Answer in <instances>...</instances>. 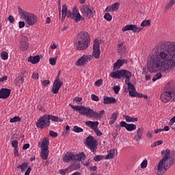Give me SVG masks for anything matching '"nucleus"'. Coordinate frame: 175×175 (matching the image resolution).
Instances as JSON below:
<instances>
[{"instance_id": "1", "label": "nucleus", "mask_w": 175, "mask_h": 175, "mask_svg": "<svg viewBox=\"0 0 175 175\" xmlns=\"http://www.w3.org/2000/svg\"><path fill=\"white\" fill-rule=\"evenodd\" d=\"M148 70L166 72L175 66V42H165L156 46L154 51L148 57Z\"/></svg>"}, {"instance_id": "2", "label": "nucleus", "mask_w": 175, "mask_h": 175, "mask_svg": "<svg viewBox=\"0 0 175 175\" xmlns=\"http://www.w3.org/2000/svg\"><path fill=\"white\" fill-rule=\"evenodd\" d=\"M161 155L163 159L159 162L157 165V170L156 171V174L162 175L172 166L175 163V157L173 156V154L170 152L169 149L163 150L161 152Z\"/></svg>"}, {"instance_id": "3", "label": "nucleus", "mask_w": 175, "mask_h": 175, "mask_svg": "<svg viewBox=\"0 0 175 175\" xmlns=\"http://www.w3.org/2000/svg\"><path fill=\"white\" fill-rule=\"evenodd\" d=\"M84 159H85V154L84 152L73 154L70 152H68L63 158L64 162H66V163L73 162V164L72 165H77L79 169H80V161H84Z\"/></svg>"}, {"instance_id": "4", "label": "nucleus", "mask_w": 175, "mask_h": 175, "mask_svg": "<svg viewBox=\"0 0 175 175\" xmlns=\"http://www.w3.org/2000/svg\"><path fill=\"white\" fill-rule=\"evenodd\" d=\"M18 9V13L21 16V18L24 20L26 24H28V25H35L38 23V16L36 15L27 12V11H23L20 7Z\"/></svg>"}, {"instance_id": "5", "label": "nucleus", "mask_w": 175, "mask_h": 175, "mask_svg": "<svg viewBox=\"0 0 175 175\" xmlns=\"http://www.w3.org/2000/svg\"><path fill=\"white\" fill-rule=\"evenodd\" d=\"M88 33H80L78 35V40L76 42L75 47L77 50H85L88 47L90 40H88Z\"/></svg>"}, {"instance_id": "6", "label": "nucleus", "mask_w": 175, "mask_h": 175, "mask_svg": "<svg viewBox=\"0 0 175 175\" xmlns=\"http://www.w3.org/2000/svg\"><path fill=\"white\" fill-rule=\"evenodd\" d=\"M165 90L160 96L161 102L167 103V102L175 100V92L173 89H169V84L166 85Z\"/></svg>"}, {"instance_id": "7", "label": "nucleus", "mask_w": 175, "mask_h": 175, "mask_svg": "<svg viewBox=\"0 0 175 175\" xmlns=\"http://www.w3.org/2000/svg\"><path fill=\"white\" fill-rule=\"evenodd\" d=\"M110 77L112 79H126L125 81H131L132 77V72L127 70H117L110 73Z\"/></svg>"}, {"instance_id": "8", "label": "nucleus", "mask_w": 175, "mask_h": 175, "mask_svg": "<svg viewBox=\"0 0 175 175\" xmlns=\"http://www.w3.org/2000/svg\"><path fill=\"white\" fill-rule=\"evenodd\" d=\"M50 121L49 120V116L47 114H44L39 118V120L36 123L37 128H40V129H44V128H49L50 126Z\"/></svg>"}, {"instance_id": "9", "label": "nucleus", "mask_w": 175, "mask_h": 175, "mask_svg": "<svg viewBox=\"0 0 175 175\" xmlns=\"http://www.w3.org/2000/svg\"><path fill=\"white\" fill-rule=\"evenodd\" d=\"M96 143H98V141H96L92 136H89L86 138L87 147L94 154L96 152V149L98 148V145Z\"/></svg>"}, {"instance_id": "10", "label": "nucleus", "mask_w": 175, "mask_h": 175, "mask_svg": "<svg viewBox=\"0 0 175 175\" xmlns=\"http://www.w3.org/2000/svg\"><path fill=\"white\" fill-rule=\"evenodd\" d=\"M81 12L88 18H92L95 16V10L90 5H83L81 7Z\"/></svg>"}, {"instance_id": "11", "label": "nucleus", "mask_w": 175, "mask_h": 175, "mask_svg": "<svg viewBox=\"0 0 175 175\" xmlns=\"http://www.w3.org/2000/svg\"><path fill=\"white\" fill-rule=\"evenodd\" d=\"M92 59V55H83L79 59L75 62V66L81 67L88 65V62Z\"/></svg>"}, {"instance_id": "12", "label": "nucleus", "mask_w": 175, "mask_h": 175, "mask_svg": "<svg viewBox=\"0 0 175 175\" xmlns=\"http://www.w3.org/2000/svg\"><path fill=\"white\" fill-rule=\"evenodd\" d=\"M125 84L128 85L129 94L131 96L142 98V94H137L135 85L131 83V81H125Z\"/></svg>"}, {"instance_id": "13", "label": "nucleus", "mask_w": 175, "mask_h": 175, "mask_svg": "<svg viewBox=\"0 0 175 175\" xmlns=\"http://www.w3.org/2000/svg\"><path fill=\"white\" fill-rule=\"evenodd\" d=\"M92 55L94 58L98 59L100 56V44L99 40H95L93 44Z\"/></svg>"}, {"instance_id": "14", "label": "nucleus", "mask_w": 175, "mask_h": 175, "mask_svg": "<svg viewBox=\"0 0 175 175\" xmlns=\"http://www.w3.org/2000/svg\"><path fill=\"white\" fill-rule=\"evenodd\" d=\"M70 106L73 109V110H75V111H79L81 116H86V117L88 116L90 108L80 105L75 106L72 104H70Z\"/></svg>"}, {"instance_id": "15", "label": "nucleus", "mask_w": 175, "mask_h": 175, "mask_svg": "<svg viewBox=\"0 0 175 175\" xmlns=\"http://www.w3.org/2000/svg\"><path fill=\"white\" fill-rule=\"evenodd\" d=\"M64 82L59 79V77H57L53 84L52 92L53 94H58L59 88L62 87Z\"/></svg>"}, {"instance_id": "16", "label": "nucleus", "mask_w": 175, "mask_h": 175, "mask_svg": "<svg viewBox=\"0 0 175 175\" xmlns=\"http://www.w3.org/2000/svg\"><path fill=\"white\" fill-rule=\"evenodd\" d=\"M143 28L138 27L136 26V25H127L122 27V31L123 32H126V31H132L134 33H136L137 32H140Z\"/></svg>"}, {"instance_id": "17", "label": "nucleus", "mask_w": 175, "mask_h": 175, "mask_svg": "<svg viewBox=\"0 0 175 175\" xmlns=\"http://www.w3.org/2000/svg\"><path fill=\"white\" fill-rule=\"evenodd\" d=\"M62 13V21H64V20H65V17L66 16L68 18H72L73 16V12H70V10H68V7H66V4H63Z\"/></svg>"}, {"instance_id": "18", "label": "nucleus", "mask_w": 175, "mask_h": 175, "mask_svg": "<svg viewBox=\"0 0 175 175\" xmlns=\"http://www.w3.org/2000/svg\"><path fill=\"white\" fill-rule=\"evenodd\" d=\"M73 170H79V165L77 164L71 165L66 169H61L59 170V173L61 175H65L66 173H70Z\"/></svg>"}, {"instance_id": "19", "label": "nucleus", "mask_w": 175, "mask_h": 175, "mask_svg": "<svg viewBox=\"0 0 175 175\" xmlns=\"http://www.w3.org/2000/svg\"><path fill=\"white\" fill-rule=\"evenodd\" d=\"M29 46V44H28V38L26 36L21 37V42L19 46L21 51H27L28 50V47Z\"/></svg>"}, {"instance_id": "20", "label": "nucleus", "mask_w": 175, "mask_h": 175, "mask_svg": "<svg viewBox=\"0 0 175 175\" xmlns=\"http://www.w3.org/2000/svg\"><path fill=\"white\" fill-rule=\"evenodd\" d=\"M88 116L93 118H100L102 116L105 114V111H100V113H96V111H94L92 109L89 108V111H88Z\"/></svg>"}, {"instance_id": "21", "label": "nucleus", "mask_w": 175, "mask_h": 175, "mask_svg": "<svg viewBox=\"0 0 175 175\" xmlns=\"http://www.w3.org/2000/svg\"><path fill=\"white\" fill-rule=\"evenodd\" d=\"M71 18L75 22V23H79L80 20H81V15L80 14V12H79V9H77L76 7H75L72 9V16Z\"/></svg>"}, {"instance_id": "22", "label": "nucleus", "mask_w": 175, "mask_h": 175, "mask_svg": "<svg viewBox=\"0 0 175 175\" xmlns=\"http://www.w3.org/2000/svg\"><path fill=\"white\" fill-rule=\"evenodd\" d=\"M120 126L125 128V129L129 131V132H132V131H135L136 129V124L126 123L124 121L120 122Z\"/></svg>"}, {"instance_id": "23", "label": "nucleus", "mask_w": 175, "mask_h": 175, "mask_svg": "<svg viewBox=\"0 0 175 175\" xmlns=\"http://www.w3.org/2000/svg\"><path fill=\"white\" fill-rule=\"evenodd\" d=\"M11 90L8 88H2L0 90V99H8L10 96Z\"/></svg>"}, {"instance_id": "24", "label": "nucleus", "mask_w": 175, "mask_h": 175, "mask_svg": "<svg viewBox=\"0 0 175 175\" xmlns=\"http://www.w3.org/2000/svg\"><path fill=\"white\" fill-rule=\"evenodd\" d=\"M144 132V129L138 128L137 130V133L134 137V139L137 143H140V141L143 139V133Z\"/></svg>"}, {"instance_id": "25", "label": "nucleus", "mask_w": 175, "mask_h": 175, "mask_svg": "<svg viewBox=\"0 0 175 175\" xmlns=\"http://www.w3.org/2000/svg\"><path fill=\"white\" fill-rule=\"evenodd\" d=\"M49 139L44 137L42 141L38 142V147H40L41 150H49Z\"/></svg>"}, {"instance_id": "26", "label": "nucleus", "mask_w": 175, "mask_h": 175, "mask_svg": "<svg viewBox=\"0 0 175 175\" xmlns=\"http://www.w3.org/2000/svg\"><path fill=\"white\" fill-rule=\"evenodd\" d=\"M125 64V59H118L114 64L113 66V70H118L121 69V67Z\"/></svg>"}, {"instance_id": "27", "label": "nucleus", "mask_w": 175, "mask_h": 175, "mask_svg": "<svg viewBox=\"0 0 175 175\" xmlns=\"http://www.w3.org/2000/svg\"><path fill=\"white\" fill-rule=\"evenodd\" d=\"M103 103L104 105H110L111 103H117V100L114 97L104 96Z\"/></svg>"}, {"instance_id": "28", "label": "nucleus", "mask_w": 175, "mask_h": 175, "mask_svg": "<svg viewBox=\"0 0 175 175\" xmlns=\"http://www.w3.org/2000/svg\"><path fill=\"white\" fill-rule=\"evenodd\" d=\"M85 124L86 125V126H89V128H91V129H93V131H94L96 129L98 128V125H99V122L86 121L85 122Z\"/></svg>"}, {"instance_id": "29", "label": "nucleus", "mask_w": 175, "mask_h": 175, "mask_svg": "<svg viewBox=\"0 0 175 175\" xmlns=\"http://www.w3.org/2000/svg\"><path fill=\"white\" fill-rule=\"evenodd\" d=\"M118 8H120V3H115L111 6L107 7L106 12H116V10H118Z\"/></svg>"}, {"instance_id": "30", "label": "nucleus", "mask_w": 175, "mask_h": 175, "mask_svg": "<svg viewBox=\"0 0 175 175\" xmlns=\"http://www.w3.org/2000/svg\"><path fill=\"white\" fill-rule=\"evenodd\" d=\"M27 61H28V62H31L33 64H38V62H39V61H40V57H39V55H36L34 57L29 56L28 57Z\"/></svg>"}, {"instance_id": "31", "label": "nucleus", "mask_w": 175, "mask_h": 175, "mask_svg": "<svg viewBox=\"0 0 175 175\" xmlns=\"http://www.w3.org/2000/svg\"><path fill=\"white\" fill-rule=\"evenodd\" d=\"M48 120L50 121H53V122H62V119H61L58 116H55L53 115H47Z\"/></svg>"}, {"instance_id": "32", "label": "nucleus", "mask_w": 175, "mask_h": 175, "mask_svg": "<svg viewBox=\"0 0 175 175\" xmlns=\"http://www.w3.org/2000/svg\"><path fill=\"white\" fill-rule=\"evenodd\" d=\"M49 149H42L41 150V158L44 160H47V159L49 158Z\"/></svg>"}, {"instance_id": "33", "label": "nucleus", "mask_w": 175, "mask_h": 175, "mask_svg": "<svg viewBox=\"0 0 175 175\" xmlns=\"http://www.w3.org/2000/svg\"><path fill=\"white\" fill-rule=\"evenodd\" d=\"M124 118L126 122H137V121H139V119H137V118H132L129 116H125Z\"/></svg>"}, {"instance_id": "34", "label": "nucleus", "mask_w": 175, "mask_h": 175, "mask_svg": "<svg viewBox=\"0 0 175 175\" xmlns=\"http://www.w3.org/2000/svg\"><path fill=\"white\" fill-rule=\"evenodd\" d=\"M25 78L23 77L22 75H19L15 80L14 83L15 84H23L24 83V80Z\"/></svg>"}, {"instance_id": "35", "label": "nucleus", "mask_w": 175, "mask_h": 175, "mask_svg": "<svg viewBox=\"0 0 175 175\" xmlns=\"http://www.w3.org/2000/svg\"><path fill=\"white\" fill-rule=\"evenodd\" d=\"M117 117H118V116L116 113H113L111 115V120L109 121L110 125H113V124H114V122H116V121H117Z\"/></svg>"}, {"instance_id": "36", "label": "nucleus", "mask_w": 175, "mask_h": 175, "mask_svg": "<svg viewBox=\"0 0 175 175\" xmlns=\"http://www.w3.org/2000/svg\"><path fill=\"white\" fill-rule=\"evenodd\" d=\"M114 154H116V150H110L106 156V159H112L114 157Z\"/></svg>"}, {"instance_id": "37", "label": "nucleus", "mask_w": 175, "mask_h": 175, "mask_svg": "<svg viewBox=\"0 0 175 175\" xmlns=\"http://www.w3.org/2000/svg\"><path fill=\"white\" fill-rule=\"evenodd\" d=\"M124 42L118 44V51L119 53H124L125 51V47H124Z\"/></svg>"}, {"instance_id": "38", "label": "nucleus", "mask_w": 175, "mask_h": 175, "mask_svg": "<svg viewBox=\"0 0 175 175\" xmlns=\"http://www.w3.org/2000/svg\"><path fill=\"white\" fill-rule=\"evenodd\" d=\"M1 58L3 61H6L9 58V54L6 51H3L1 53Z\"/></svg>"}, {"instance_id": "39", "label": "nucleus", "mask_w": 175, "mask_h": 175, "mask_svg": "<svg viewBox=\"0 0 175 175\" xmlns=\"http://www.w3.org/2000/svg\"><path fill=\"white\" fill-rule=\"evenodd\" d=\"M73 132L75 133H80L83 132L84 130L81 129V127H79V126H75L72 129Z\"/></svg>"}, {"instance_id": "40", "label": "nucleus", "mask_w": 175, "mask_h": 175, "mask_svg": "<svg viewBox=\"0 0 175 175\" xmlns=\"http://www.w3.org/2000/svg\"><path fill=\"white\" fill-rule=\"evenodd\" d=\"M175 3V0H170L169 3L165 6V10H169L172 6H173Z\"/></svg>"}, {"instance_id": "41", "label": "nucleus", "mask_w": 175, "mask_h": 175, "mask_svg": "<svg viewBox=\"0 0 175 175\" xmlns=\"http://www.w3.org/2000/svg\"><path fill=\"white\" fill-rule=\"evenodd\" d=\"M150 25H151V22L150 21V20L144 21L141 23V27H150Z\"/></svg>"}, {"instance_id": "42", "label": "nucleus", "mask_w": 175, "mask_h": 175, "mask_svg": "<svg viewBox=\"0 0 175 175\" xmlns=\"http://www.w3.org/2000/svg\"><path fill=\"white\" fill-rule=\"evenodd\" d=\"M20 121H21V118L19 116H14L10 119V122H18Z\"/></svg>"}, {"instance_id": "43", "label": "nucleus", "mask_w": 175, "mask_h": 175, "mask_svg": "<svg viewBox=\"0 0 175 175\" xmlns=\"http://www.w3.org/2000/svg\"><path fill=\"white\" fill-rule=\"evenodd\" d=\"M161 144H163V141H157L152 144L151 147L152 148H154V147H157V146H161Z\"/></svg>"}, {"instance_id": "44", "label": "nucleus", "mask_w": 175, "mask_h": 175, "mask_svg": "<svg viewBox=\"0 0 175 175\" xmlns=\"http://www.w3.org/2000/svg\"><path fill=\"white\" fill-rule=\"evenodd\" d=\"M161 77H162V74L161 72H159L154 76V77L152 78V81H157V80H159Z\"/></svg>"}, {"instance_id": "45", "label": "nucleus", "mask_w": 175, "mask_h": 175, "mask_svg": "<svg viewBox=\"0 0 175 175\" xmlns=\"http://www.w3.org/2000/svg\"><path fill=\"white\" fill-rule=\"evenodd\" d=\"M105 20H107V21H111L113 17L111 16V14L107 13L104 15Z\"/></svg>"}, {"instance_id": "46", "label": "nucleus", "mask_w": 175, "mask_h": 175, "mask_svg": "<svg viewBox=\"0 0 175 175\" xmlns=\"http://www.w3.org/2000/svg\"><path fill=\"white\" fill-rule=\"evenodd\" d=\"M49 64L53 66L57 64V57H51L49 59Z\"/></svg>"}, {"instance_id": "47", "label": "nucleus", "mask_w": 175, "mask_h": 175, "mask_svg": "<svg viewBox=\"0 0 175 175\" xmlns=\"http://www.w3.org/2000/svg\"><path fill=\"white\" fill-rule=\"evenodd\" d=\"M103 159V156L102 155H97L94 157V161L96 162H99V161H102Z\"/></svg>"}, {"instance_id": "48", "label": "nucleus", "mask_w": 175, "mask_h": 175, "mask_svg": "<svg viewBox=\"0 0 175 175\" xmlns=\"http://www.w3.org/2000/svg\"><path fill=\"white\" fill-rule=\"evenodd\" d=\"M27 167H28V163H23L21 164V172H24V170H25V169H27Z\"/></svg>"}, {"instance_id": "49", "label": "nucleus", "mask_w": 175, "mask_h": 175, "mask_svg": "<svg viewBox=\"0 0 175 175\" xmlns=\"http://www.w3.org/2000/svg\"><path fill=\"white\" fill-rule=\"evenodd\" d=\"M27 75H28V73L27 72V70H25V68H23L21 71L20 76H22L23 77L25 78L27 77Z\"/></svg>"}, {"instance_id": "50", "label": "nucleus", "mask_w": 175, "mask_h": 175, "mask_svg": "<svg viewBox=\"0 0 175 175\" xmlns=\"http://www.w3.org/2000/svg\"><path fill=\"white\" fill-rule=\"evenodd\" d=\"M12 146L14 148H18V141L17 140L12 141Z\"/></svg>"}, {"instance_id": "51", "label": "nucleus", "mask_w": 175, "mask_h": 175, "mask_svg": "<svg viewBox=\"0 0 175 175\" xmlns=\"http://www.w3.org/2000/svg\"><path fill=\"white\" fill-rule=\"evenodd\" d=\"M147 163H148L147 160H144L141 163V167L142 169H146V167H147Z\"/></svg>"}, {"instance_id": "52", "label": "nucleus", "mask_w": 175, "mask_h": 175, "mask_svg": "<svg viewBox=\"0 0 175 175\" xmlns=\"http://www.w3.org/2000/svg\"><path fill=\"white\" fill-rule=\"evenodd\" d=\"M103 83V81L102 79H98L95 82V85L96 87H100Z\"/></svg>"}, {"instance_id": "53", "label": "nucleus", "mask_w": 175, "mask_h": 175, "mask_svg": "<svg viewBox=\"0 0 175 175\" xmlns=\"http://www.w3.org/2000/svg\"><path fill=\"white\" fill-rule=\"evenodd\" d=\"M49 136H51V137H57V136H58V133H55V131H50Z\"/></svg>"}, {"instance_id": "54", "label": "nucleus", "mask_w": 175, "mask_h": 175, "mask_svg": "<svg viewBox=\"0 0 175 175\" xmlns=\"http://www.w3.org/2000/svg\"><path fill=\"white\" fill-rule=\"evenodd\" d=\"M113 90L115 92V94H118L120 92V86L118 85H115L113 88Z\"/></svg>"}, {"instance_id": "55", "label": "nucleus", "mask_w": 175, "mask_h": 175, "mask_svg": "<svg viewBox=\"0 0 175 175\" xmlns=\"http://www.w3.org/2000/svg\"><path fill=\"white\" fill-rule=\"evenodd\" d=\"M94 131L96 134V136H100L102 135L100 130H99L98 127L96 129H94Z\"/></svg>"}, {"instance_id": "56", "label": "nucleus", "mask_w": 175, "mask_h": 175, "mask_svg": "<svg viewBox=\"0 0 175 175\" xmlns=\"http://www.w3.org/2000/svg\"><path fill=\"white\" fill-rule=\"evenodd\" d=\"M85 159L82 161H80V162H82V163H83V165H84V166H90V160H88V161H85Z\"/></svg>"}, {"instance_id": "57", "label": "nucleus", "mask_w": 175, "mask_h": 175, "mask_svg": "<svg viewBox=\"0 0 175 175\" xmlns=\"http://www.w3.org/2000/svg\"><path fill=\"white\" fill-rule=\"evenodd\" d=\"M91 98L93 100H94L95 102H98V100H99V97H98V96L95 95V94H92L91 95Z\"/></svg>"}, {"instance_id": "58", "label": "nucleus", "mask_w": 175, "mask_h": 175, "mask_svg": "<svg viewBox=\"0 0 175 175\" xmlns=\"http://www.w3.org/2000/svg\"><path fill=\"white\" fill-rule=\"evenodd\" d=\"M32 79H34L35 80H38L39 79V73L33 72L32 75Z\"/></svg>"}, {"instance_id": "59", "label": "nucleus", "mask_w": 175, "mask_h": 175, "mask_svg": "<svg viewBox=\"0 0 175 175\" xmlns=\"http://www.w3.org/2000/svg\"><path fill=\"white\" fill-rule=\"evenodd\" d=\"M50 84V80H44L42 81V85L44 87H47V85H49Z\"/></svg>"}, {"instance_id": "60", "label": "nucleus", "mask_w": 175, "mask_h": 175, "mask_svg": "<svg viewBox=\"0 0 175 175\" xmlns=\"http://www.w3.org/2000/svg\"><path fill=\"white\" fill-rule=\"evenodd\" d=\"M8 21H10V23H11V24H14V17H13V16L10 15L8 16Z\"/></svg>"}, {"instance_id": "61", "label": "nucleus", "mask_w": 175, "mask_h": 175, "mask_svg": "<svg viewBox=\"0 0 175 175\" xmlns=\"http://www.w3.org/2000/svg\"><path fill=\"white\" fill-rule=\"evenodd\" d=\"M14 153L15 157H20V153L18 152V148H14Z\"/></svg>"}, {"instance_id": "62", "label": "nucleus", "mask_w": 175, "mask_h": 175, "mask_svg": "<svg viewBox=\"0 0 175 175\" xmlns=\"http://www.w3.org/2000/svg\"><path fill=\"white\" fill-rule=\"evenodd\" d=\"M31 172H32V168L28 167L25 173V175H29L31 174Z\"/></svg>"}, {"instance_id": "63", "label": "nucleus", "mask_w": 175, "mask_h": 175, "mask_svg": "<svg viewBox=\"0 0 175 175\" xmlns=\"http://www.w3.org/2000/svg\"><path fill=\"white\" fill-rule=\"evenodd\" d=\"M25 27V23L24 21L19 22V28H24Z\"/></svg>"}, {"instance_id": "64", "label": "nucleus", "mask_w": 175, "mask_h": 175, "mask_svg": "<svg viewBox=\"0 0 175 175\" xmlns=\"http://www.w3.org/2000/svg\"><path fill=\"white\" fill-rule=\"evenodd\" d=\"M174 122H175V116L173 117V118L170 120V125H173V124H174Z\"/></svg>"}]
</instances>
